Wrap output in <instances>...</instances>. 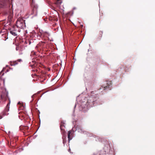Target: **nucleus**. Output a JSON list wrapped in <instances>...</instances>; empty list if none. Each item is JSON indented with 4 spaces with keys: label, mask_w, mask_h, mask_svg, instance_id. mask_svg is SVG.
<instances>
[{
    "label": "nucleus",
    "mask_w": 155,
    "mask_h": 155,
    "mask_svg": "<svg viewBox=\"0 0 155 155\" xmlns=\"http://www.w3.org/2000/svg\"><path fill=\"white\" fill-rule=\"evenodd\" d=\"M31 5L32 8L27 12V14L28 15H33L34 16H36L37 14V8L38 6L37 5H35V3L33 2V0H32L31 3Z\"/></svg>",
    "instance_id": "obj_1"
},
{
    "label": "nucleus",
    "mask_w": 155,
    "mask_h": 155,
    "mask_svg": "<svg viewBox=\"0 0 155 155\" xmlns=\"http://www.w3.org/2000/svg\"><path fill=\"white\" fill-rule=\"evenodd\" d=\"M15 26L16 28H24L25 26L24 20L21 18H18L16 21V25Z\"/></svg>",
    "instance_id": "obj_2"
},
{
    "label": "nucleus",
    "mask_w": 155,
    "mask_h": 155,
    "mask_svg": "<svg viewBox=\"0 0 155 155\" xmlns=\"http://www.w3.org/2000/svg\"><path fill=\"white\" fill-rule=\"evenodd\" d=\"M8 93L6 90L2 94L0 97V103L2 101H6L8 98Z\"/></svg>",
    "instance_id": "obj_3"
},
{
    "label": "nucleus",
    "mask_w": 155,
    "mask_h": 155,
    "mask_svg": "<svg viewBox=\"0 0 155 155\" xmlns=\"http://www.w3.org/2000/svg\"><path fill=\"white\" fill-rule=\"evenodd\" d=\"M112 84V82L111 81H107L106 83L104 84L101 87L104 88V90H105L107 89L109 90H110V86Z\"/></svg>",
    "instance_id": "obj_4"
},
{
    "label": "nucleus",
    "mask_w": 155,
    "mask_h": 155,
    "mask_svg": "<svg viewBox=\"0 0 155 155\" xmlns=\"http://www.w3.org/2000/svg\"><path fill=\"white\" fill-rule=\"evenodd\" d=\"M10 33L14 36L17 35V30L16 27L15 25H13L10 28Z\"/></svg>",
    "instance_id": "obj_5"
},
{
    "label": "nucleus",
    "mask_w": 155,
    "mask_h": 155,
    "mask_svg": "<svg viewBox=\"0 0 155 155\" xmlns=\"http://www.w3.org/2000/svg\"><path fill=\"white\" fill-rule=\"evenodd\" d=\"M95 101V100H94V98L93 96L90 97L87 101V105L88 106L89 105L90 106H92V104H94V103Z\"/></svg>",
    "instance_id": "obj_6"
},
{
    "label": "nucleus",
    "mask_w": 155,
    "mask_h": 155,
    "mask_svg": "<svg viewBox=\"0 0 155 155\" xmlns=\"http://www.w3.org/2000/svg\"><path fill=\"white\" fill-rule=\"evenodd\" d=\"M45 42L41 41L37 45L36 47L38 48L39 49L41 50L43 48L45 47Z\"/></svg>",
    "instance_id": "obj_7"
},
{
    "label": "nucleus",
    "mask_w": 155,
    "mask_h": 155,
    "mask_svg": "<svg viewBox=\"0 0 155 155\" xmlns=\"http://www.w3.org/2000/svg\"><path fill=\"white\" fill-rule=\"evenodd\" d=\"M64 123L63 121H61V123L60 124V128L61 130V133L64 135L65 133V131L64 129L65 127L64 126Z\"/></svg>",
    "instance_id": "obj_8"
},
{
    "label": "nucleus",
    "mask_w": 155,
    "mask_h": 155,
    "mask_svg": "<svg viewBox=\"0 0 155 155\" xmlns=\"http://www.w3.org/2000/svg\"><path fill=\"white\" fill-rule=\"evenodd\" d=\"M9 104L10 102L8 103L7 105V106L5 108L4 111L3 113V114L4 115H8L9 114V113L8 112L9 111V108L10 107H9Z\"/></svg>",
    "instance_id": "obj_9"
},
{
    "label": "nucleus",
    "mask_w": 155,
    "mask_h": 155,
    "mask_svg": "<svg viewBox=\"0 0 155 155\" xmlns=\"http://www.w3.org/2000/svg\"><path fill=\"white\" fill-rule=\"evenodd\" d=\"M22 60L21 59H18L16 61H10V66H15L18 64V62H21Z\"/></svg>",
    "instance_id": "obj_10"
},
{
    "label": "nucleus",
    "mask_w": 155,
    "mask_h": 155,
    "mask_svg": "<svg viewBox=\"0 0 155 155\" xmlns=\"http://www.w3.org/2000/svg\"><path fill=\"white\" fill-rule=\"evenodd\" d=\"M62 2L61 0H57L54 3V6L58 8H60V5Z\"/></svg>",
    "instance_id": "obj_11"
},
{
    "label": "nucleus",
    "mask_w": 155,
    "mask_h": 155,
    "mask_svg": "<svg viewBox=\"0 0 155 155\" xmlns=\"http://www.w3.org/2000/svg\"><path fill=\"white\" fill-rule=\"evenodd\" d=\"M103 34V32L102 31H99L97 34V39L98 40L101 39L102 37Z\"/></svg>",
    "instance_id": "obj_12"
},
{
    "label": "nucleus",
    "mask_w": 155,
    "mask_h": 155,
    "mask_svg": "<svg viewBox=\"0 0 155 155\" xmlns=\"http://www.w3.org/2000/svg\"><path fill=\"white\" fill-rule=\"evenodd\" d=\"M18 104L19 105V106L18 107L19 110H23L24 109L25 107L24 106L23 103H21L20 102H19L18 103Z\"/></svg>",
    "instance_id": "obj_13"
},
{
    "label": "nucleus",
    "mask_w": 155,
    "mask_h": 155,
    "mask_svg": "<svg viewBox=\"0 0 155 155\" xmlns=\"http://www.w3.org/2000/svg\"><path fill=\"white\" fill-rule=\"evenodd\" d=\"M71 133V130H69L68 132V138L69 142L72 139V137H71V136L72 134Z\"/></svg>",
    "instance_id": "obj_14"
},
{
    "label": "nucleus",
    "mask_w": 155,
    "mask_h": 155,
    "mask_svg": "<svg viewBox=\"0 0 155 155\" xmlns=\"http://www.w3.org/2000/svg\"><path fill=\"white\" fill-rule=\"evenodd\" d=\"M65 135V134L64 135H63V136L62 137L63 142L64 144L66 143V141L64 139L66 138V136L64 135Z\"/></svg>",
    "instance_id": "obj_15"
},
{
    "label": "nucleus",
    "mask_w": 155,
    "mask_h": 155,
    "mask_svg": "<svg viewBox=\"0 0 155 155\" xmlns=\"http://www.w3.org/2000/svg\"><path fill=\"white\" fill-rule=\"evenodd\" d=\"M20 115L19 116V117L21 116L22 117H24V116L25 115L24 113L20 112L19 113Z\"/></svg>",
    "instance_id": "obj_16"
},
{
    "label": "nucleus",
    "mask_w": 155,
    "mask_h": 155,
    "mask_svg": "<svg viewBox=\"0 0 155 155\" xmlns=\"http://www.w3.org/2000/svg\"><path fill=\"white\" fill-rule=\"evenodd\" d=\"M52 8L55 11H56L57 10L56 8H55L54 6H53Z\"/></svg>",
    "instance_id": "obj_17"
},
{
    "label": "nucleus",
    "mask_w": 155,
    "mask_h": 155,
    "mask_svg": "<svg viewBox=\"0 0 155 155\" xmlns=\"http://www.w3.org/2000/svg\"><path fill=\"white\" fill-rule=\"evenodd\" d=\"M102 15L101 16H100V19H99V20H100L101 19H102Z\"/></svg>",
    "instance_id": "obj_18"
},
{
    "label": "nucleus",
    "mask_w": 155,
    "mask_h": 155,
    "mask_svg": "<svg viewBox=\"0 0 155 155\" xmlns=\"http://www.w3.org/2000/svg\"><path fill=\"white\" fill-rule=\"evenodd\" d=\"M16 49L17 51H18V47H17L16 48Z\"/></svg>",
    "instance_id": "obj_19"
},
{
    "label": "nucleus",
    "mask_w": 155,
    "mask_h": 155,
    "mask_svg": "<svg viewBox=\"0 0 155 155\" xmlns=\"http://www.w3.org/2000/svg\"><path fill=\"white\" fill-rule=\"evenodd\" d=\"M2 118V117L1 115H0V119Z\"/></svg>",
    "instance_id": "obj_20"
},
{
    "label": "nucleus",
    "mask_w": 155,
    "mask_h": 155,
    "mask_svg": "<svg viewBox=\"0 0 155 155\" xmlns=\"http://www.w3.org/2000/svg\"><path fill=\"white\" fill-rule=\"evenodd\" d=\"M5 68H3V69L2 70V71H5Z\"/></svg>",
    "instance_id": "obj_21"
},
{
    "label": "nucleus",
    "mask_w": 155,
    "mask_h": 155,
    "mask_svg": "<svg viewBox=\"0 0 155 155\" xmlns=\"http://www.w3.org/2000/svg\"><path fill=\"white\" fill-rule=\"evenodd\" d=\"M10 19L11 18V17H12V15L10 14Z\"/></svg>",
    "instance_id": "obj_22"
},
{
    "label": "nucleus",
    "mask_w": 155,
    "mask_h": 155,
    "mask_svg": "<svg viewBox=\"0 0 155 155\" xmlns=\"http://www.w3.org/2000/svg\"><path fill=\"white\" fill-rule=\"evenodd\" d=\"M6 71H7V72H8V69H7V70H6Z\"/></svg>",
    "instance_id": "obj_23"
},
{
    "label": "nucleus",
    "mask_w": 155,
    "mask_h": 155,
    "mask_svg": "<svg viewBox=\"0 0 155 155\" xmlns=\"http://www.w3.org/2000/svg\"><path fill=\"white\" fill-rule=\"evenodd\" d=\"M11 142H10V146H11Z\"/></svg>",
    "instance_id": "obj_24"
},
{
    "label": "nucleus",
    "mask_w": 155,
    "mask_h": 155,
    "mask_svg": "<svg viewBox=\"0 0 155 155\" xmlns=\"http://www.w3.org/2000/svg\"><path fill=\"white\" fill-rule=\"evenodd\" d=\"M83 25H81V27H83Z\"/></svg>",
    "instance_id": "obj_25"
}]
</instances>
